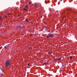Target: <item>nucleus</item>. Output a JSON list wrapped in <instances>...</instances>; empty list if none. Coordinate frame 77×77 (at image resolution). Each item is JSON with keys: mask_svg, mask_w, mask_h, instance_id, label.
<instances>
[{"mask_svg": "<svg viewBox=\"0 0 77 77\" xmlns=\"http://www.w3.org/2000/svg\"><path fill=\"white\" fill-rule=\"evenodd\" d=\"M11 65V64H10V61L9 60H7L6 61L5 63V66L6 67H8Z\"/></svg>", "mask_w": 77, "mask_h": 77, "instance_id": "f257e3e1", "label": "nucleus"}, {"mask_svg": "<svg viewBox=\"0 0 77 77\" xmlns=\"http://www.w3.org/2000/svg\"><path fill=\"white\" fill-rule=\"evenodd\" d=\"M54 35H53V34H50L49 35H47L46 37L47 38H50V37L51 38H53V36Z\"/></svg>", "mask_w": 77, "mask_h": 77, "instance_id": "f03ea898", "label": "nucleus"}, {"mask_svg": "<svg viewBox=\"0 0 77 77\" xmlns=\"http://www.w3.org/2000/svg\"><path fill=\"white\" fill-rule=\"evenodd\" d=\"M35 8H38V5L37 4H35Z\"/></svg>", "mask_w": 77, "mask_h": 77, "instance_id": "7ed1b4c3", "label": "nucleus"}, {"mask_svg": "<svg viewBox=\"0 0 77 77\" xmlns=\"http://www.w3.org/2000/svg\"><path fill=\"white\" fill-rule=\"evenodd\" d=\"M58 59L57 58H55L54 59V61H57V60H58Z\"/></svg>", "mask_w": 77, "mask_h": 77, "instance_id": "20e7f679", "label": "nucleus"}, {"mask_svg": "<svg viewBox=\"0 0 77 77\" xmlns=\"http://www.w3.org/2000/svg\"><path fill=\"white\" fill-rule=\"evenodd\" d=\"M23 10H24V11H27V9L24 8H23Z\"/></svg>", "mask_w": 77, "mask_h": 77, "instance_id": "39448f33", "label": "nucleus"}, {"mask_svg": "<svg viewBox=\"0 0 77 77\" xmlns=\"http://www.w3.org/2000/svg\"><path fill=\"white\" fill-rule=\"evenodd\" d=\"M4 48H5V49H6L7 48V47H6V46H5Z\"/></svg>", "mask_w": 77, "mask_h": 77, "instance_id": "423d86ee", "label": "nucleus"}, {"mask_svg": "<svg viewBox=\"0 0 77 77\" xmlns=\"http://www.w3.org/2000/svg\"><path fill=\"white\" fill-rule=\"evenodd\" d=\"M18 27H19V28H23V27L20 26H18Z\"/></svg>", "mask_w": 77, "mask_h": 77, "instance_id": "0eeeda50", "label": "nucleus"}, {"mask_svg": "<svg viewBox=\"0 0 77 77\" xmlns=\"http://www.w3.org/2000/svg\"><path fill=\"white\" fill-rule=\"evenodd\" d=\"M28 66H30V63H28L27 64Z\"/></svg>", "mask_w": 77, "mask_h": 77, "instance_id": "6e6552de", "label": "nucleus"}, {"mask_svg": "<svg viewBox=\"0 0 77 77\" xmlns=\"http://www.w3.org/2000/svg\"><path fill=\"white\" fill-rule=\"evenodd\" d=\"M61 60V59L59 58V59H58V60Z\"/></svg>", "mask_w": 77, "mask_h": 77, "instance_id": "1a4fd4ad", "label": "nucleus"}, {"mask_svg": "<svg viewBox=\"0 0 77 77\" xmlns=\"http://www.w3.org/2000/svg\"><path fill=\"white\" fill-rule=\"evenodd\" d=\"M66 11H71V10L69 9L68 10H66Z\"/></svg>", "mask_w": 77, "mask_h": 77, "instance_id": "9d476101", "label": "nucleus"}, {"mask_svg": "<svg viewBox=\"0 0 77 77\" xmlns=\"http://www.w3.org/2000/svg\"><path fill=\"white\" fill-rule=\"evenodd\" d=\"M25 21H26V22H27V21H28V20H26V19H25Z\"/></svg>", "mask_w": 77, "mask_h": 77, "instance_id": "9b49d317", "label": "nucleus"}, {"mask_svg": "<svg viewBox=\"0 0 77 77\" xmlns=\"http://www.w3.org/2000/svg\"><path fill=\"white\" fill-rule=\"evenodd\" d=\"M72 57H70V59H72Z\"/></svg>", "mask_w": 77, "mask_h": 77, "instance_id": "f8f14e48", "label": "nucleus"}, {"mask_svg": "<svg viewBox=\"0 0 77 77\" xmlns=\"http://www.w3.org/2000/svg\"><path fill=\"white\" fill-rule=\"evenodd\" d=\"M11 15V14H8V15L9 16V15Z\"/></svg>", "mask_w": 77, "mask_h": 77, "instance_id": "ddd939ff", "label": "nucleus"}, {"mask_svg": "<svg viewBox=\"0 0 77 77\" xmlns=\"http://www.w3.org/2000/svg\"><path fill=\"white\" fill-rule=\"evenodd\" d=\"M31 2H29V5H30V4H31Z\"/></svg>", "mask_w": 77, "mask_h": 77, "instance_id": "4468645a", "label": "nucleus"}, {"mask_svg": "<svg viewBox=\"0 0 77 77\" xmlns=\"http://www.w3.org/2000/svg\"><path fill=\"white\" fill-rule=\"evenodd\" d=\"M7 16H6V15H5V17L6 18L7 17Z\"/></svg>", "mask_w": 77, "mask_h": 77, "instance_id": "2eb2a0df", "label": "nucleus"}, {"mask_svg": "<svg viewBox=\"0 0 77 77\" xmlns=\"http://www.w3.org/2000/svg\"><path fill=\"white\" fill-rule=\"evenodd\" d=\"M47 63H44V64H47Z\"/></svg>", "mask_w": 77, "mask_h": 77, "instance_id": "dca6fc26", "label": "nucleus"}, {"mask_svg": "<svg viewBox=\"0 0 77 77\" xmlns=\"http://www.w3.org/2000/svg\"><path fill=\"white\" fill-rule=\"evenodd\" d=\"M63 0H60V2H62Z\"/></svg>", "mask_w": 77, "mask_h": 77, "instance_id": "f3484780", "label": "nucleus"}, {"mask_svg": "<svg viewBox=\"0 0 77 77\" xmlns=\"http://www.w3.org/2000/svg\"><path fill=\"white\" fill-rule=\"evenodd\" d=\"M60 71H61H61H62V70L60 69Z\"/></svg>", "mask_w": 77, "mask_h": 77, "instance_id": "a211bd4d", "label": "nucleus"}, {"mask_svg": "<svg viewBox=\"0 0 77 77\" xmlns=\"http://www.w3.org/2000/svg\"><path fill=\"white\" fill-rule=\"evenodd\" d=\"M27 7H28V6H26V8H27Z\"/></svg>", "mask_w": 77, "mask_h": 77, "instance_id": "6ab92c4d", "label": "nucleus"}, {"mask_svg": "<svg viewBox=\"0 0 77 77\" xmlns=\"http://www.w3.org/2000/svg\"><path fill=\"white\" fill-rule=\"evenodd\" d=\"M0 20H1V17H0Z\"/></svg>", "mask_w": 77, "mask_h": 77, "instance_id": "aec40b11", "label": "nucleus"}, {"mask_svg": "<svg viewBox=\"0 0 77 77\" xmlns=\"http://www.w3.org/2000/svg\"><path fill=\"white\" fill-rule=\"evenodd\" d=\"M0 27H1V26H0Z\"/></svg>", "mask_w": 77, "mask_h": 77, "instance_id": "412c9836", "label": "nucleus"}, {"mask_svg": "<svg viewBox=\"0 0 77 77\" xmlns=\"http://www.w3.org/2000/svg\"><path fill=\"white\" fill-rule=\"evenodd\" d=\"M64 65H62V66H63Z\"/></svg>", "mask_w": 77, "mask_h": 77, "instance_id": "4be33fe9", "label": "nucleus"}, {"mask_svg": "<svg viewBox=\"0 0 77 77\" xmlns=\"http://www.w3.org/2000/svg\"><path fill=\"white\" fill-rule=\"evenodd\" d=\"M19 17H20V15H18Z\"/></svg>", "mask_w": 77, "mask_h": 77, "instance_id": "5701e85b", "label": "nucleus"}]
</instances>
